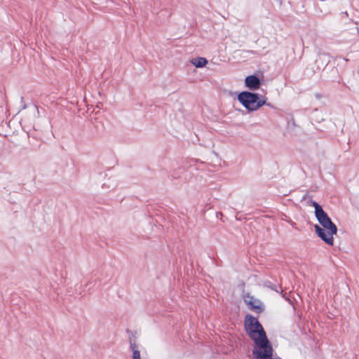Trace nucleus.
<instances>
[{"label": "nucleus", "instance_id": "nucleus-4", "mask_svg": "<svg viewBox=\"0 0 359 359\" xmlns=\"http://www.w3.org/2000/svg\"><path fill=\"white\" fill-rule=\"evenodd\" d=\"M244 302L249 309L256 313H261L264 311V306L261 301L251 295H245Z\"/></svg>", "mask_w": 359, "mask_h": 359}, {"label": "nucleus", "instance_id": "nucleus-8", "mask_svg": "<svg viewBox=\"0 0 359 359\" xmlns=\"http://www.w3.org/2000/svg\"><path fill=\"white\" fill-rule=\"evenodd\" d=\"M131 348L133 350V359H141L140 358V353L139 351L135 349V345L132 344Z\"/></svg>", "mask_w": 359, "mask_h": 359}, {"label": "nucleus", "instance_id": "nucleus-6", "mask_svg": "<svg viewBox=\"0 0 359 359\" xmlns=\"http://www.w3.org/2000/svg\"><path fill=\"white\" fill-rule=\"evenodd\" d=\"M191 64L196 68H201L208 64V60L205 57H198L191 60Z\"/></svg>", "mask_w": 359, "mask_h": 359}, {"label": "nucleus", "instance_id": "nucleus-3", "mask_svg": "<svg viewBox=\"0 0 359 359\" xmlns=\"http://www.w3.org/2000/svg\"><path fill=\"white\" fill-rule=\"evenodd\" d=\"M238 101L248 111H256L262 106L266 104V97L264 96H259L258 94L243 91L238 95ZM267 105H269L267 104Z\"/></svg>", "mask_w": 359, "mask_h": 359}, {"label": "nucleus", "instance_id": "nucleus-7", "mask_svg": "<svg viewBox=\"0 0 359 359\" xmlns=\"http://www.w3.org/2000/svg\"><path fill=\"white\" fill-rule=\"evenodd\" d=\"M312 205L315 208V215L316 217L324 212L323 208L316 201H313Z\"/></svg>", "mask_w": 359, "mask_h": 359}, {"label": "nucleus", "instance_id": "nucleus-2", "mask_svg": "<svg viewBox=\"0 0 359 359\" xmlns=\"http://www.w3.org/2000/svg\"><path fill=\"white\" fill-rule=\"evenodd\" d=\"M321 225H315L316 233L325 243L333 245V235L337 232V226L332 222L328 215L324 212L316 217Z\"/></svg>", "mask_w": 359, "mask_h": 359}, {"label": "nucleus", "instance_id": "nucleus-5", "mask_svg": "<svg viewBox=\"0 0 359 359\" xmlns=\"http://www.w3.org/2000/svg\"><path fill=\"white\" fill-rule=\"evenodd\" d=\"M245 83L251 90H257L260 87V80L255 75L247 76L245 79Z\"/></svg>", "mask_w": 359, "mask_h": 359}, {"label": "nucleus", "instance_id": "nucleus-1", "mask_svg": "<svg viewBox=\"0 0 359 359\" xmlns=\"http://www.w3.org/2000/svg\"><path fill=\"white\" fill-rule=\"evenodd\" d=\"M244 323L247 334L255 343L252 359H273V348L258 319L252 315H247Z\"/></svg>", "mask_w": 359, "mask_h": 359}]
</instances>
